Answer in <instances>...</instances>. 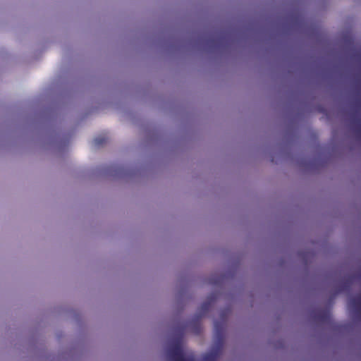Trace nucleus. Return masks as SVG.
Instances as JSON below:
<instances>
[{"mask_svg":"<svg viewBox=\"0 0 361 361\" xmlns=\"http://www.w3.org/2000/svg\"><path fill=\"white\" fill-rule=\"evenodd\" d=\"M168 355L171 361H195V357L190 356L185 358L179 340L176 341L168 349Z\"/></svg>","mask_w":361,"mask_h":361,"instance_id":"nucleus-1","label":"nucleus"},{"mask_svg":"<svg viewBox=\"0 0 361 361\" xmlns=\"http://www.w3.org/2000/svg\"><path fill=\"white\" fill-rule=\"evenodd\" d=\"M349 305L355 314L361 316V291L355 297L350 298Z\"/></svg>","mask_w":361,"mask_h":361,"instance_id":"nucleus-2","label":"nucleus"},{"mask_svg":"<svg viewBox=\"0 0 361 361\" xmlns=\"http://www.w3.org/2000/svg\"><path fill=\"white\" fill-rule=\"evenodd\" d=\"M351 124L354 131L357 134V137L361 140V118L353 116L352 118Z\"/></svg>","mask_w":361,"mask_h":361,"instance_id":"nucleus-3","label":"nucleus"},{"mask_svg":"<svg viewBox=\"0 0 361 361\" xmlns=\"http://www.w3.org/2000/svg\"><path fill=\"white\" fill-rule=\"evenodd\" d=\"M214 296H211L207 301L203 302L200 307V316H203L211 307L212 302L214 301Z\"/></svg>","mask_w":361,"mask_h":361,"instance_id":"nucleus-4","label":"nucleus"},{"mask_svg":"<svg viewBox=\"0 0 361 361\" xmlns=\"http://www.w3.org/2000/svg\"><path fill=\"white\" fill-rule=\"evenodd\" d=\"M317 317L321 322H327L330 319V313L327 310L321 311L317 314Z\"/></svg>","mask_w":361,"mask_h":361,"instance_id":"nucleus-5","label":"nucleus"},{"mask_svg":"<svg viewBox=\"0 0 361 361\" xmlns=\"http://www.w3.org/2000/svg\"><path fill=\"white\" fill-rule=\"evenodd\" d=\"M218 353L212 352L204 355L202 360L203 361H216L217 359Z\"/></svg>","mask_w":361,"mask_h":361,"instance_id":"nucleus-6","label":"nucleus"},{"mask_svg":"<svg viewBox=\"0 0 361 361\" xmlns=\"http://www.w3.org/2000/svg\"><path fill=\"white\" fill-rule=\"evenodd\" d=\"M107 140V137L105 136H99L94 140V145L97 147L102 145Z\"/></svg>","mask_w":361,"mask_h":361,"instance_id":"nucleus-7","label":"nucleus"},{"mask_svg":"<svg viewBox=\"0 0 361 361\" xmlns=\"http://www.w3.org/2000/svg\"><path fill=\"white\" fill-rule=\"evenodd\" d=\"M215 329L216 330V334L218 336L219 345V348L221 347L223 343V336L221 330L219 329V324L217 322L215 323Z\"/></svg>","mask_w":361,"mask_h":361,"instance_id":"nucleus-8","label":"nucleus"},{"mask_svg":"<svg viewBox=\"0 0 361 361\" xmlns=\"http://www.w3.org/2000/svg\"><path fill=\"white\" fill-rule=\"evenodd\" d=\"M349 282V279L346 280V281L345 282V286H346V285Z\"/></svg>","mask_w":361,"mask_h":361,"instance_id":"nucleus-9","label":"nucleus"},{"mask_svg":"<svg viewBox=\"0 0 361 361\" xmlns=\"http://www.w3.org/2000/svg\"><path fill=\"white\" fill-rule=\"evenodd\" d=\"M343 288H341V289L339 290V292L342 291V290H343Z\"/></svg>","mask_w":361,"mask_h":361,"instance_id":"nucleus-10","label":"nucleus"}]
</instances>
